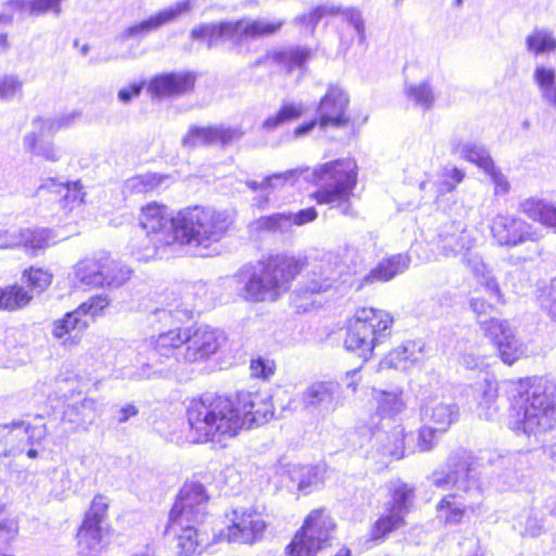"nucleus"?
Listing matches in <instances>:
<instances>
[{
  "label": "nucleus",
  "instance_id": "obj_1",
  "mask_svg": "<svg viewBox=\"0 0 556 556\" xmlns=\"http://www.w3.org/2000/svg\"><path fill=\"white\" fill-rule=\"evenodd\" d=\"M194 307L182 298L175 296L163 307H156L149 320L159 333L141 344L152 363L170 365L194 364L207 361L224 344V331L208 325H180L193 318Z\"/></svg>",
  "mask_w": 556,
  "mask_h": 556
},
{
  "label": "nucleus",
  "instance_id": "obj_2",
  "mask_svg": "<svg viewBox=\"0 0 556 556\" xmlns=\"http://www.w3.org/2000/svg\"><path fill=\"white\" fill-rule=\"evenodd\" d=\"M258 265V268L243 266L229 280L238 295L245 301H276L290 289L292 280L304 268L306 274L300 288L303 296L329 290L339 277L338 257L333 254H326L312 262L305 257L277 254Z\"/></svg>",
  "mask_w": 556,
  "mask_h": 556
},
{
  "label": "nucleus",
  "instance_id": "obj_3",
  "mask_svg": "<svg viewBox=\"0 0 556 556\" xmlns=\"http://www.w3.org/2000/svg\"><path fill=\"white\" fill-rule=\"evenodd\" d=\"M273 416L270 397L260 392L239 391L233 396L205 394L191 400L187 407L195 443H222L243 429L267 422Z\"/></svg>",
  "mask_w": 556,
  "mask_h": 556
},
{
  "label": "nucleus",
  "instance_id": "obj_4",
  "mask_svg": "<svg viewBox=\"0 0 556 556\" xmlns=\"http://www.w3.org/2000/svg\"><path fill=\"white\" fill-rule=\"evenodd\" d=\"M300 177L306 182L319 186L314 199L319 204L336 205L341 214L350 215V197L357 182V165L352 159H341L324 163L314 168L298 167L276 173L261 181L262 188L276 190L287 185L293 186Z\"/></svg>",
  "mask_w": 556,
  "mask_h": 556
},
{
  "label": "nucleus",
  "instance_id": "obj_5",
  "mask_svg": "<svg viewBox=\"0 0 556 556\" xmlns=\"http://www.w3.org/2000/svg\"><path fill=\"white\" fill-rule=\"evenodd\" d=\"M233 223L231 214L212 206L185 207L175 215L177 244L198 256H210Z\"/></svg>",
  "mask_w": 556,
  "mask_h": 556
},
{
  "label": "nucleus",
  "instance_id": "obj_6",
  "mask_svg": "<svg viewBox=\"0 0 556 556\" xmlns=\"http://www.w3.org/2000/svg\"><path fill=\"white\" fill-rule=\"evenodd\" d=\"M515 409L510 428L527 435L551 430L556 422V405L541 386L520 382L513 394Z\"/></svg>",
  "mask_w": 556,
  "mask_h": 556
},
{
  "label": "nucleus",
  "instance_id": "obj_7",
  "mask_svg": "<svg viewBox=\"0 0 556 556\" xmlns=\"http://www.w3.org/2000/svg\"><path fill=\"white\" fill-rule=\"evenodd\" d=\"M393 317L390 313L374 307L356 309L350 321L344 346L363 359L368 361L376 346L391 336Z\"/></svg>",
  "mask_w": 556,
  "mask_h": 556
},
{
  "label": "nucleus",
  "instance_id": "obj_8",
  "mask_svg": "<svg viewBox=\"0 0 556 556\" xmlns=\"http://www.w3.org/2000/svg\"><path fill=\"white\" fill-rule=\"evenodd\" d=\"M469 307L477 316V323L484 337L491 340L505 364L511 365L525 354L526 349L508 320L486 317L493 309L492 304L482 298H471Z\"/></svg>",
  "mask_w": 556,
  "mask_h": 556
},
{
  "label": "nucleus",
  "instance_id": "obj_9",
  "mask_svg": "<svg viewBox=\"0 0 556 556\" xmlns=\"http://www.w3.org/2000/svg\"><path fill=\"white\" fill-rule=\"evenodd\" d=\"M473 465L475 457L470 452L456 451L447 459L448 471L435 470L429 480L432 485L442 490L453 486L454 493H464L465 498L470 500V503L482 501L483 488Z\"/></svg>",
  "mask_w": 556,
  "mask_h": 556
},
{
  "label": "nucleus",
  "instance_id": "obj_10",
  "mask_svg": "<svg viewBox=\"0 0 556 556\" xmlns=\"http://www.w3.org/2000/svg\"><path fill=\"white\" fill-rule=\"evenodd\" d=\"M283 25L282 21L266 18H242L220 24H203L192 29L191 38L205 40L211 48L223 38L237 42L256 39L277 33Z\"/></svg>",
  "mask_w": 556,
  "mask_h": 556
},
{
  "label": "nucleus",
  "instance_id": "obj_11",
  "mask_svg": "<svg viewBox=\"0 0 556 556\" xmlns=\"http://www.w3.org/2000/svg\"><path fill=\"white\" fill-rule=\"evenodd\" d=\"M334 522L323 509L313 510L287 546L289 556H316L332 539Z\"/></svg>",
  "mask_w": 556,
  "mask_h": 556
},
{
  "label": "nucleus",
  "instance_id": "obj_12",
  "mask_svg": "<svg viewBox=\"0 0 556 556\" xmlns=\"http://www.w3.org/2000/svg\"><path fill=\"white\" fill-rule=\"evenodd\" d=\"M0 434L3 445L0 452V458L18 457L26 453L27 457L35 459L38 456L37 450L34 447L47 434L48 428L40 416L35 417L34 421H18L11 425L0 426Z\"/></svg>",
  "mask_w": 556,
  "mask_h": 556
},
{
  "label": "nucleus",
  "instance_id": "obj_13",
  "mask_svg": "<svg viewBox=\"0 0 556 556\" xmlns=\"http://www.w3.org/2000/svg\"><path fill=\"white\" fill-rule=\"evenodd\" d=\"M139 225L152 244V253L147 251V256H153L162 247L177 244L178 228L175 226V216L169 215L166 206L156 202L143 206L139 215Z\"/></svg>",
  "mask_w": 556,
  "mask_h": 556
},
{
  "label": "nucleus",
  "instance_id": "obj_14",
  "mask_svg": "<svg viewBox=\"0 0 556 556\" xmlns=\"http://www.w3.org/2000/svg\"><path fill=\"white\" fill-rule=\"evenodd\" d=\"M229 525L220 535L230 543L253 544L263 538L267 527L254 507H237L227 514Z\"/></svg>",
  "mask_w": 556,
  "mask_h": 556
},
{
  "label": "nucleus",
  "instance_id": "obj_15",
  "mask_svg": "<svg viewBox=\"0 0 556 556\" xmlns=\"http://www.w3.org/2000/svg\"><path fill=\"white\" fill-rule=\"evenodd\" d=\"M208 495L203 484L187 482L169 513L172 527L185 522L202 523L207 514Z\"/></svg>",
  "mask_w": 556,
  "mask_h": 556
},
{
  "label": "nucleus",
  "instance_id": "obj_16",
  "mask_svg": "<svg viewBox=\"0 0 556 556\" xmlns=\"http://www.w3.org/2000/svg\"><path fill=\"white\" fill-rule=\"evenodd\" d=\"M299 401L307 414L326 417L341 405V387L331 380L314 381L299 394Z\"/></svg>",
  "mask_w": 556,
  "mask_h": 556
},
{
  "label": "nucleus",
  "instance_id": "obj_17",
  "mask_svg": "<svg viewBox=\"0 0 556 556\" xmlns=\"http://www.w3.org/2000/svg\"><path fill=\"white\" fill-rule=\"evenodd\" d=\"M350 99L339 85L330 84L316 108V118L321 130L344 128L350 123L348 114Z\"/></svg>",
  "mask_w": 556,
  "mask_h": 556
},
{
  "label": "nucleus",
  "instance_id": "obj_18",
  "mask_svg": "<svg viewBox=\"0 0 556 556\" xmlns=\"http://www.w3.org/2000/svg\"><path fill=\"white\" fill-rule=\"evenodd\" d=\"M420 419L422 422L434 427L441 433H445L459 419V406L443 394L433 393L421 399Z\"/></svg>",
  "mask_w": 556,
  "mask_h": 556
},
{
  "label": "nucleus",
  "instance_id": "obj_19",
  "mask_svg": "<svg viewBox=\"0 0 556 556\" xmlns=\"http://www.w3.org/2000/svg\"><path fill=\"white\" fill-rule=\"evenodd\" d=\"M493 239L500 245L516 247L527 241H538L540 236L521 218L497 214L491 224Z\"/></svg>",
  "mask_w": 556,
  "mask_h": 556
},
{
  "label": "nucleus",
  "instance_id": "obj_20",
  "mask_svg": "<svg viewBox=\"0 0 556 556\" xmlns=\"http://www.w3.org/2000/svg\"><path fill=\"white\" fill-rule=\"evenodd\" d=\"M55 243L53 232L49 229L11 228L0 229V249H13L20 245L31 255H37Z\"/></svg>",
  "mask_w": 556,
  "mask_h": 556
},
{
  "label": "nucleus",
  "instance_id": "obj_21",
  "mask_svg": "<svg viewBox=\"0 0 556 556\" xmlns=\"http://www.w3.org/2000/svg\"><path fill=\"white\" fill-rule=\"evenodd\" d=\"M337 13L342 14L343 21L355 33L357 41L364 45L366 42L365 22L362 12L356 9H344L341 11L340 8L334 7H317L309 13L298 17L295 22L304 26L312 34L323 16Z\"/></svg>",
  "mask_w": 556,
  "mask_h": 556
},
{
  "label": "nucleus",
  "instance_id": "obj_22",
  "mask_svg": "<svg viewBox=\"0 0 556 556\" xmlns=\"http://www.w3.org/2000/svg\"><path fill=\"white\" fill-rule=\"evenodd\" d=\"M475 240L465 227L457 222H451L439 228L435 245L440 254L446 258L463 255L473 247Z\"/></svg>",
  "mask_w": 556,
  "mask_h": 556
},
{
  "label": "nucleus",
  "instance_id": "obj_23",
  "mask_svg": "<svg viewBox=\"0 0 556 556\" xmlns=\"http://www.w3.org/2000/svg\"><path fill=\"white\" fill-rule=\"evenodd\" d=\"M372 432V446L377 453L390 459H401L405 455V429L402 424H377Z\"/></svg>",
  "mask_w": 556,
  "mask_h": 556
},
{
  "label": "nucleus",
  "instance_id": "obj_24",
  "mask_svg": "<svg viewBox=\"0 0 556 556\" xmlns=\"http://www.w3.org/2000/svg\"><path fill=\"white\" fill-rule=\"evenodd\" d=\"M241 136L242 132L238 128L227 127L224 125L204 127L193 125L184 136L181 143L188 149L211 144L226 146L231 141L239 139Z\"/></svg>",
  "mask_w": 556,
  "mask_h": 556
},
{
  "label": "nucleus",
  "instance_id": "obj_25",
  "mask_svg": "<svg viewBox=\"0 0 556 556\" xmlns=\"http://www.w3.org/2000/svg\"><path fill=\"white\" fill-rule=\"evenodd\" d=\"M98 401L92 397H84L83 400L70 404L63 410L62 428L56 431L58 437H64L79 429L86 430L98 416Z\"/></svg>",
  "mask_w": 556,
  "mask_h": 556
},
{
  "label": "nucleus",
  "instance_id": "obj_26",
  "mask_svg": "<svg viewBox=\"0 0 556 556\" xmlns=\"http://www.w3.org/2000/svg\"><path fill=\"white\" fill-rule=\"evenodd\" d=\"M450 150L452 154L477 165L483 172L492 167L494 163L489 151L482 144L468 138L462 129L455 130L451 136Z\"/></svg>",
  "mask_w": 556,
  "mask_h": 556
},
{
  "label": "nucleus",
  "instance_id": "obj_27",
  "mask_svg": "<svg viewBox=\"0 0 556 556\" xmlns=\"http://www.w3.org/2000/svg\"><path fill=\"white\" fill-rule=\"evenodd\" d=\"M372 399L376 403V415L379 424H399L397 417L406 410L407 401L404 390L395 387L391 390H372Z\"/></svg>",
  "mask_w": 556,
  "mask_h": 556
},
{
  "label": "nucleus",
  "instance_id": "obj_28",
  "mask_svg": "<svg viewBox=\"0 0 556 556\" xmlns=\"http://www.w3.org/2000/svg\"><path fill=\"white\" fill-rule=\"evenodd\" d=\"M190 8V1H181L173 7L159 11L147 20L127 27L122 33V39L142 38L151 31L159 29L161 26L174 21L182 13L188 12Z\"/></svg>",
  "mask_w": 556,
  "mask_h": 556
},
{
  "label": "nucleus",
  "instance_id": "obj_29",
  "mask_svg": "<svg viewBox=\"0 0 556 556\" xmlns=\"http://www.w3.org/2000/svg\"><path fill=\"white\" fill-rule=\"evenodd\" d=\"M277 472L290 482L287 486L304 494L311 493L324 479V469L313 465H287L277 468Z\"/></svg>",
  "mask_w": 556,
  "mask_h": 556
},
{
  "label": "nucleus",
  "instance_id": "obj_30",
  "mask_svg": "<svg viewBox=\"0 0 556 556\" xmlns=\"http://www.w3.org/2000/svg\"><path fill=\"white\" fill-rule=\"evenodd\" d=\"M202 523L185 522L172 527V520L167 527L168 532H173L177 541L179 556H192L200 554L204 545L208 542V535L199 527Z\"/></svg>",
  "mask_w": 556,
  "mask_h": 556
},
{
  "label": "nucleus",
  "instance_id": "obj_31",
  "mask_svg": "<svg viewBox=\"0 0 556 556\" xmlns=\"http://www.w3.org/2000/svg\"><path fill=\"white\" fill-rule=\"evenodd\" d=\"M425 344L419 341H407L390 351L380 362L382 369L408 370L425 359Z\"/></svg>",
  "mask_w": 556,
  "mask_h": 556
},
{
  "label": "nucleus",
  "instance_id": "obj_32",
  "mask_svg": "<svg viewBox=\"0 0 556 556\" xmlns=\"http://www.w3.org/2000/svg\"><path fill=\"white\" fill-rule=\"evenodd\" d=\"M463 263L491 298H494L498 303H505L504 294L502 293L498 282L479 254L468 250V252L463 254Z\"/></svg>",
  "mask_w": 556,
  "mask_h": 556
},
{
  "label": "nucleus",
  "instance_id": "obj_33",
  "mask_svg": "<svg viewBox=\"0 0 556 556\" xmlns=\"http://www.w3.org/2000/svg\"><path fill=\"white\" fill-rule=\"evenodd\" d=\"M480 503L481 501L470 503L462 492L447 494L437 504L438 519L445 525H459L466 511H473Z\"/></svg>",
  "mask_w": 556,
  "mask_h": 556
},
{
  "label": "nucleus",
  "instance_id": "obj_34",
  "mask_svg": "<svg viewBox=\"0 0 556 556\" xmlns=\"http://www.w3.org/2000/svg\"><path fill=\"white\" fill-rule=\"evenodd\" d=\"M194 86L191 73H167L155 76L148 85V91L157 97L186 92Z\"/></svg>",
  "mask_w": 556,
  "mask_h": 556
},
{
  "label": "nucleus",
  "instance_id": "obj_35",
  "mask_svg": "<svg viewBox=\"0 0 556 556\" xmlns=\"http://www.w3.org/2000/svg\"><path fill=\"white\" fill-rule=\"evenodd\" d=\"M110 528H96L87 525L77 532V553L79 556H101L109 545Z\"/></svg>",
  "mask_w": 556,
  "mask_h": 556
},
{
  "label": "nucleus",
  "instance_id": "obj_36",
  "mask_svg": "<svg viewBox=\"0 0 556 556\" xmlns=\"http://www.w3.org/2000/svg\"><path fill=\"white\" fill-rule=\"evenodd\" d=\"M53 135L48 131H41L37 126H31V130L23 138L24 149L31 155L42 157L49 162L60 160V151L54 143L49 140Z\"/></svg>",
  "mask_w": 556,
  "mask_h": 556
},
{
  "label": "nucleus",
  "instance_id": "obj_37",
  "mask_svg": "<svg viewBox=\"0 0 556 556\" xmlns=\"http://www.w3.org/2000/svg\"><path fill=\"white\" fill-rule=\"evenodd\" d=\"M89 326V320L83 318L77 309L66 313L61 319L53 323L52 334L63 340V343H77L79 334L85 331Z\"/></svg>",
  "mask_w": 556,
  "mask_h": 556
},
{
  "label": "nucleus",
  "instance_id": "obj_38",
  "mask_svg": "<svg viewBox=\"0 0 556 556\" xmlns=\"http://www.w3.org/2000/svg\"><path fill=\"white\" fill-rule=\"evenodd\" d=\"M105 253H100L92 257H86L74 266V275L80 285L88 288H100L103 276L102 265Z\"/></svg>",
  "mask_w": 556,
  "mask_h": 556
},
{
  "label": "nucleus",
  "instance_id": "obj_39",
  "mask_svg": "<svg viewBox=\"0 0 556 556\" xmlns=\"http://www.w3.org/2000/svg\"><path fill=\"white\" fill-rule=\"evenodd\" d=\"M388 490L390 500L386 502L384 510L395 513L405 518L414 497V488L401 480H396L389 483Z\"/></svg>",
  "mask_w": 556,
  "mask_h": 556
},
{
  "label": "nucleus",
  "instance_id": "obj_40",
  "mask_svg": "<svg viewBox=\"0 0 556 556\" xmlns=\"http://www.w3.org/2000/svg\"><path fill=\"white\" fill-rule=\"evenodd\" d=\"M410 263V258L407 254H395L391 257L382 260L369 275L365 277V281H389L396 275L404 273Z\"/></svg>",
  "mask_w": 556,
  "mask_h": 556
},
{
  "label": "nucleus",
  "instance_id": "obj_41",
  "mask_svg": "<svg viewBox=\"0 0 556 556\" xmlns=\"http://www.w3.org/2000/svg\"><path fill=\"white\" fill-rule=\"evenodd\" d=\"M526 49L534 56L554 53L556 51V36L547 27H535L525 39Z\"/></svg>",
  "mask_w": 556,
  "mask_h": 556
},
{
  "label": "nucleus",
  "instance_id": "obj_42",
  "mask_svg": "<svg viewBox=\"0 0 556 556\" xmlns=\"http://www.w3.org/2000/svg\"><path fill=\"white\" fill-rule=\"evenodd\" d=\"M533 81L544 102L556 110V70L538 64L533 71Z\"/></svg>",
  "mask_w": 556,
  "mask_h": 556
},
{
  "label": "nucleus",
  "instance_id": "obj_43",
  "mask_svg": "<svg viewBox=\"0 0 556 556\" xmlns=\"http://www.w3.org/2000/svg\"><path fill=\"white\" fill-rule=\"evenodd\" d=\"M103 276L101 275L102 283L100 288L116 289L127 282L131 276V270L126 265L112 258L105 254L102 265Z\"/></svg>",
  "mask_w": 556,
  "mask_h": 556
},
{
  "label": "nucleus",
  "instance_id": "obj_44",
  "mask_svg": "<svg viewBox=\"0 0 556 556\" xmlns=\"http://www.w3.org/2000/svg\"><path fill=\"white\" fill-rule=\"evenodd\" d=\"M46 187L60 195V204L65 210H72L84 201L85 194L78 180L61 182L56 179H50Z\"/></svg>",
  "mask_w": 556,
  "mask_h": 556
},
{
  "label": "nucleus",
  "instance_id": "obj_45",
  "mask_svg": "<svg viewBox=\"0 0 556 556\" xmlns=\"http://www.w3.org/2000/svg\"><path fill=\"white\" fill-rule=\"evenodd\" d=\"M293 226L291 223L290 214L275 213L267 216H262L250 224V230L252 232H279L288 233L292 230Z\"/></svg>",
  "mask_w": 556,
  "mask_h": 556
},
{
  "label": "nucleus",
  "instance_id": "obj_46",
  "mask_svg": "<svg viewBox=\"0 0 556 556\" xmlns=\"http://www.w3.org/2000/svg\"><path fill=\"white\" fill-rule=\"evenodd\" d=\"M62 0H11L8 8L11 11L31 16H39L52 11L55 15L61 13Z\"/></svg>",
  "mask_w": 556,
  "mask_h": 556
},
{
  "label": "nucleus",
  "instance_id": "obj_47",
  "mask_svg": "<svg viewBox=\"0 0 556 556\" xmlns=\"http://www.w3.org/2000/svg\"><path fill=\"white\" fill-rule=\"evenodd\" d=\"M404 94L408 101L424 111L430 110L435 102V94L428 79L419 83H406Z\"/></svg>",
  "mask_w": 556,
  "mask_h": 556
},
{
  "label": "nucleus",
  "instance_id": "obj_48",
  "mask_svg": "<svg viewBox=\"0 0 556 556\" xmlns=\"http://www.w3.org/2000/svg\"><path fill=\"white\" fill-rule=\"evenodd\" d=\"M311 56V50L304 47H290L268 54V59L285 67L288 72L302 68Z\"/></svg>",
  "mask_w": 556,
  "mask_h": 556
},
{
  "label": "nucleus",
  "instance_id": "obj_49",
  "mask_svg": "<svg viewBox=\"0 0 556 556\" xmlns=\"http://www.w3.org/2000/svg\"><path fill=\"white\" fill-rule=\"evenodd\" d=\"M305 112L301 101H283L280 109L263 122V128L273 130L286 123L300 118Z\"/></svg>",
  "mask_w": 556,
  "mask_h": 556
},
{
  "label": "nucleus",
  "instance_id": "obj_50",
  "mask_svg": "<svg viewBox=\"0 0 556 556\" xmlns=\"http://www.w3.org/2000/svg\"><path fill=\"white\" fill-rule=\"evenodd\" d=\"M31 299L33 295L21 286L0 288V309L15 311L23 308L29 304Z\"/></svg>",
  "mask_w": 556,
  "mask_h": 556
},
{
  "label": "nucleus",
  "instance_id": "obj_51",
  "mask_svg": "<svg viewBox=\"0 0 556 556\" xmlns=\"http://www.w3.org/2000/svg\"><path fill=\"white\" fill-rule=\"evenodd\" d=\"M466 173L455 165L447 164L440 168L435 182L438 195L453 192L464 181Z\"/></svg>",
  "mask_w": 556,
  "mask_h": 556
},
{
  "label": "nucleus",
  "instance_id": "obj_52",
  "mask_svg": "<svg viewBox=\"0 0 556 556\" xmlns=\"http://www.w3.org/2000/svg\"><path fill=\"white\" fill-rule=\"evenodd\" d=\"M522 212L530 218L554 229L556 232V208L541 201L528 200L521 204Z\"/></svg>",
  "mask_w": 556,
  "mask_h": 556
},
{
  "label": "nucleus",
  "instance_id": "obj_53",
  "mask_svg": "<svg viewBox=\"0 0 556 556\" xmlns=\"http://www.w3.org/2000/svg\"><path fill=\"white\" fill-rule=\"evenodd\" d=\"M109 502L106 497L98 494L93 497L89 510L86 513L83 525L96 528H110L108 525Z\"/></svg>",
  "mask_w": 556,
  "mask_h": 556
},
{
  "label": "nucleus",
  "instance_id": "obj_54",
  "mask_svg": "<svg viewBox=\"0 0 556 556\" xmlns=\"http://www.w3.org/2000/svg\"><path fill=\"white\" fill-rule=\"evenodd\" d=\"M475 391L478 401V406L481 408H485L484 418H493L497 412V408L494 406V403L497 399V389L495 384L489 380H484L482 382L477 383Z\"/></svg>",
  "mask_w": 556,
  "mask_h": 556
},
{
  "label": "nucleus",
  "instance_id": "obj_55",
  "mask_svg": "<svg viewBox=\"0 0 556 556\" xmlns=\"http://www.w3.org/2000/svg\"><path fill=\"white\" fill-rule=\"evenodd\" d=\"M77 117L76 112L61 113L50 117H36L31 121V126H37L41 131H48L53 136L63 128L74 124Z\"/></svg>",
  "mask_w": 556,
  "mask_h": 556
},
{
  "label": "nucleus",
  "instance_id": "obj_56",
  "mask_svg": "<svg viewBox=\"0 0 556 556\" xmlns=\"http://www.w3.org/2000/svg\"><path fill=\"white\" fill-rule=\"evenodd\" d=\"M405 525V518L392 511H386L375 522L371 529V539L383 540L388 534Z\"/></svg>",
  "mask_w": 556,
  "mask_h": 556
},
{
  "label": "nucleus",
  "instance_id": "obj_57",
  "mask_svg": "<svg viewBox=\"0 0 556 556\" xmlns=\"http://www.w3.org/2000/svg\"><path fill=\"white\" fill-rule=\"evenodd\" d=\"M161 182V176L147 173L127 179L125 182V191L129 193H147L157 188Z\"/></svg>",
  "mask_w": 556,
  "mask_h": 556
},
{
  "label": "nucleus",
  "instance_id": "obj_58",
  "mask_svg": "<svg viewBox=\"0 0 556 556\" xmlns=\"http://www.w3.org/2000/svg\"><path fill=\"white\" fill-rule=\"evenodd\" d=\"M110 303L111 300L106 294L93 295L81 303L76 309L83 318L90 321L101 316Z\"/></svg>",
  "mask_w": 556,
  "mask_h": 556
},
{
  "label": "nucleus",
  "instance_id": "obj_59",
  "mask_svg": "<svg viewBox=\"0 0 556 556\" xmlns=\"http://www.w3.org/2000/svg\"><path fill=\"white\" fill-rule=\"evenodd\" d=\"M23 278L26 279L28 287L38 293L45 291L52 281V275L48 270L35 267L24 270Z\"/></svg>",
  "mask_w": 556,
  "mask_h": 556
},
{
  "label": "nucleus",
  "instance_id": "obj_60",
  "mask_svg": "<svg viewBox=\"0 0 556 556\" xmlns=\"http://www.w3.org/2000/svg\"><path fill=\"white\" fill-rule=\"evenodd\" d=\"M23 81L16 75H4L0 78V100L10 101L22 94Z\"/></svg>",
  "mask_w": 556,
  "mask_h": 556
},
{
  "label": "nucleus",
  "instance_id": "obj_61",
  "mask_svg": "<svg viewBox=\"0 0 556 556\" xmlns=\"http://www.w3.org/2000/svg\"><path fill=\"white\" fill-rule=\"evenodd\" d=\"M518 527L521 535L532 538L541 535L544 529L542 519L531 513L520 517Z\"/></svg>",
  "mask_w": 556,
  "mask_h": 556
},
{
  "label": "nucleus",
  "instance_id": "obj_62",
  "mask_svg": "<svg viewBox=\"0 0 556 556\" xmlns=\"http://www.w3.org/2000/svg\"><path fill=\"white\" fill-rule=\"evenodd\" d=\"M251 376L263 380L269 379L276 371V364L273 359L257 357L250 363Z\"/></svg>",
  "mask_w": 556,
  "mask_h": 556
},
{
  "label": "nucleus",
  "instance_id": "obj_63",
  "mask_svg": "<svg viewBox=\"0 0 556 556\" xmlns=\"http://www.w3.org/2000/svg\"><path fill=\"white\" fill-rule=\"evenodd\" d=\"M440 430L434 427L425 424L419 428L417 435V447L420 452H429L437 444V434Z\"/></svg>",
  "mask_w": 556,
  "mask_h": 556
},
{
  "label": "nucleus",
  "instance_id": "obj_64",
  "mask_svg": "<svg viewBox=\"0 0 556 556\" xmlns=\"http://www.w3.org/2000/svg\"><path fill=\"white\" fill-rule=\"evenodd\" d=\"M484 173L490 177L491 181L494 185V192L497 195H504L508 193L510 185L507 177L495 166L492 164V167L486 168Z\"/></svg>",
  "mask_w": 556,
  "mask_h": 556
}]
</instances>
